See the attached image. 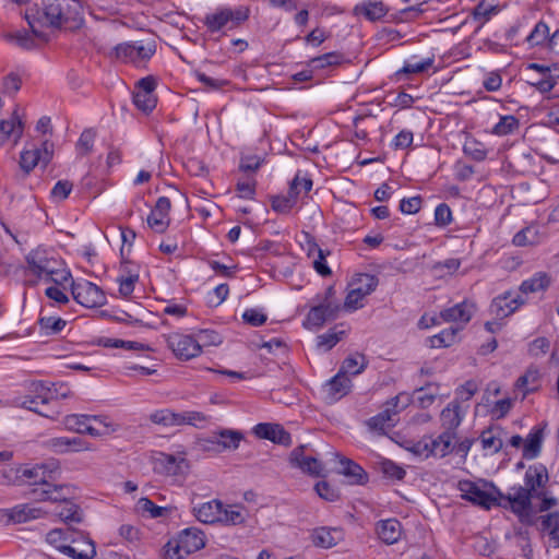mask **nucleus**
Returning a JSON list of instances; mask_svg holds the SVG:
<instances>
[{
	"label": "nucleus",
	"mask_w": 559,
	"mask_h": 559,
	"mask_svg": "<svg viewBox=\"0 0 559 559\" xmlns=\"http://www.w3.org/2000/svg\"><path fill=\"white\" fill-rule=\"evenodd\" d=\"M58 472L59 464L56 461L19 469L20 477L28 479L29 485L34 486L32 495L38 501H59L62 499L61 491L64 490V487L50 484Z\"/></svg>",
	"instance_id": "1"
},
{
	"label": "nucleus",
	"mask_w": 559,
	"mask_h": 559,
	"mask_svg": "<svg viewBox=\"0 0 559 559\" xmlns=\"http://www.w3.org/2000/svg\"><path fill=\"white\" fill-rule=\"evenodd\" d=\"M26 270L36 277L57 285H64L72 278L63 263L43 248H36L26 255Z\"/></svg>",
	"instance_id": "2"
},
{
	"label": "nucleus",
	"mask_w": 559,
	"mask_h": 559,
	"mask_svg": "<svg viewBox=\"0 0 559 559\" xmlns=\"http://www.w3.org/2000/svg\"><path fill=\"white\" fill-rule=\"evenodd\" d=\"M206 538L198 527H187L178 532L162 548L163 559H186L188 556L203 549Z\"/></svg>",
	"instance_id": "3"
},
{
	"label": "nucleus",
	"mask_w": 559,
	"mask_h": 559,
	"mask_svg": "<svg viewBox=\"0 0 559 559\" xmlns=\"http://www.w3.org/2000/svg\"><path fill=\"white\" fill-rule=\"evenodd\" d=\"M340 310L341 304L335 295L334 288L330 286L311 299V306L302 321V325L308 330H318L326 321L334 320Z\"/></svg>",
	"instance_id": "4"
},
{
	"label": "nucleus",
	"mask_w": 559,
	"mask_h": 559,
	"mask_svg": "<svg viewBox=\"0 0 559 559\" xmlns=\"http://www.w3.org/2000/svg\"><path fill=\"white\" fill-rule=\"evenodd\" d=\"M81 12L82 7L78 0H41L39 21L59 27L69 22L76 23Z\"/></svg>",
	"instance_id": "5"
},
{
	"label": "nucleus",
	"mask_w": 559,
	"mask_h": 559,
	"mask_svg": "<svg viewBox=\"0 0 559 559\" xmlns=\"http://www.w3.org/2000/svg\"><path fill=\"white\" fill-rule=\"evenodd\" d=\"M248 19V10L241 7H221L205 14L203 24L211 34H226Z\"/></svg>",
	"instance_id": "6"
},
{
	"label": "nucleus",
	"mask_w": 559,
	"mask_h": 559,
	"mask_svg": "<svg viewBox=\"0 0 559 559\" xmlns=\"http://www.w3.org/2000/svg\"><path fill=\"white\" fill-rule=\"evenodd\" d=\"M457 488L461 492V497L474 504H477L486 510L497 506L501 491L492 484L483 479L473 480H460Z\"/></svg>",
	"instance_id": "7"
},
{
	"label": "nucleus",
	"mask_w": 559,
	"mask_h": 559,
	"mask_svg": "<svg viewBox=\"0 0 559 559\" xmlns=\"http://www.w3.org/2000/svg\"><path fill=\"white\" fill-rule=\"evenodd\" d=\"M152 464L155 473L175 478H183L190 468L187 451L181 445H178L173 453L154 452Z\"/></svg>",
	"instance_id": "8"
},
{
	"label": "nucleus",
	"mask_w": 559,
	"mask_h": 559,
	"mask_svg": "<svg viewBox=\"0 0 559 559\" xmlns=\"http://www.w3.org/2000/svg\"><path fill=\"white\" fill-rule=\"evenodd\" d=\"M378 284V277L372 274L359 273L354 275L347 286L344 308L347 311H356L362 308L365 298L376 290Z\"/></svg>",
	"instance_id": "9"
},
{
	"label": "nucleus",
	"mask_w": 559,
	"mask_h": 559,
	"mask_svg": "<svg viewBox=\"0 0 559 559\" xmlns=\"http://www.w3.org/2000/svg\"><path fill=\"white\" fill-rule=\"evenodd\" d=\"M456 432L443 431L438 436H425L416 444L413 451L423 457H444L454 449Z\"/></svg>",
	"instance_id": "10"
},
{
	"label": "nucleus",
	"mask_w": 559,
	"mask_h": 559,
	"mask_svg": "<svg viewBox=\"0 0 559 559\" xmlns=\"http://www.w3.org/2000/svg\"><path fill=\"white\" fill-rule=\"evenodd\" d=\"M534 495L523 486H514L508 495L499 496L497 506L510 509L521 522L526 521L532 514V499Z\"/></svg>",
	"instance_id": "11"
},
{
	"label": "nucleus",
	"mask_w": 559,
	"mask_h": 559,
	"mask_svg": "<svg viewBox=\"0 0 559 559\" xmlns=\"http://www.w3.org/2000/svg\"><path fill=\"white\" fill-rule=\"evenodd\" d=\"M156 51L153 40H136L122 43L115 47L117 59L124 63L141 66L150 60Z\"/></svg>",
	"instance_id": "12"
},
{
	"label": "nucleus",
	"mask_w": 559,
	"mask_h": 559,
	"mask_svg": "<svg viewBox=\"0 0 559 559\" xmlns=\"http://www.w3.org/2000/svg\"><path fill=\"white\" fill-rule=\"evenodd\" d=\"M53 396L55 394L48 383L35 381L29 384L28 393L25 396L16 397L14 404L38 415L48 417V414L43 412L41 406L48 404Z\"/></svg>",
	"instance_id": "13"
},
{
	"label": "nucleus",
	"mask_w": 559,
	"mask_h": 559,
	"mask_svg": "<svg viewBox=\"0 0 559 559\" xmlns=\"http://www.w3.org/2000/svg\"><path fill=\"white\" fill-rule=\"evenodd\" d=\"M71 281V293L74 300L83 307L96 308L106 304L107 298L105 293L96 284L81 278Z\"/></svg>",
	"instance_id": "14"
},
{
	"label": "nucleus",
	"mask_w": 559,
	"mask_h": 559,
	"mask_svg": "<svg viewBox=\"0 0 559 559\" xmlns=\"http://www.w3.org/2000/svg\"><path fill=\"white\" fill-rule=\"evenodd\" d=\"M52 157V144L47 140L25 145L20 155V167L25 174H29L37 165L46 166Z\"/></svg>",
	"instance_id": "15"
},
{
	"label": "nucleus",
	"mask_w": 559,
	"mask_h": 559,
	"mask_svg": "<svg viewBox=\"0 0 559 559\" xmlns=\"http://www.w3.org/2000/svg\"><path fill=\"white\" fill-rule=\"evenodd\" d=\"M407 402L408 397L402 394L388 401L384 409L368 420L370 429L380 432L391 429L395 425L399 411L404 408Z\"/></svg>",
	"instance_id": "16"
},
{
	"label": "nucleus",
	"mask_w": 559,
	"mask_h": 559,
	"mask_svg": "<svg viewBox=\"0 0 559 559\" xmlns=\"http://www.w3.org/2000/svg\"><path fill=\"white\" fill-rule=\"evenodd\" d=\"M168 348L180 360H189L200 355V346L194 335L182 332H171L166 336Z\"/></svg>",
	"instance_id": "17"
},
{
	"label": "nucleus",
	"mask_w": 559,
	"mask_h": 559,
	"mask_svg": "<svg viewBox=\"0 0 559 559\" xmlns=\"http://www.w3.org/2000/svg\"><path fill=\"white\" fill-rule=\"evenodd\" d=\"M155 88L156 80L153 76L143 78L136 83L133 92V103L139 110L147 114L156 107Z\"/></svg>",
	"instance_id": "18"
},
{
	"label": "nucleus",
	"mask_w": 559,
	"mask_h": 559,
	"mask_svg": "<svg viewBox=\"0 0 559 559\" xmlns=\"http://www.w3.org/2000/svg\"><path fill=\"white\" fill-rule=\"evenodd\" d=\"M48 511L32 503H22L10 509L0 510V520L5 519L7 523H25L33 520L46 518Z\"/></svg>",
	"instance_id": "19"
},
{
	"label": "nucleus",
	"mask_w": 559,
	"mask_h": 559,
	"mask_svg": "<svg viewBox=\"0 0 559 559\" xmlns=\"http://www.w3.org/2000/svg\"><path fill=\"white\" fill-rule=\"evenodd\" d=\"M352 386L350 378L338 371L322 385L321 394L326 403L333 404L346 396L350 392Z\"/></svg>",
	"instance_id": "20"
},
{
	"label": "nucleus",
	"mask_w": 559,
	"mask_h": 559,
	"mask_svg": "<svg viewBox=\"0 0 559 559\" xmlns=\"http://www.w3.org/2000/svg\"><path fill=\"white\" fill-rule=\"evenodd\" d=\"M524 302L525 300L520 294L506 292L492 300L490 312L497 319H504L515 312Z\"/></svg>",
	"instance_id": "21"
},
{
	"label": "nucleus",
	"mask_w": 559,
	"mask_h": 559,
	"mask_svg": "<svg viewBox=\"0 0 559 559\" xmlns=\"http://www.w3.org/2000/svg\"><path fill=\"white\" fill-rule=\"evenodd\" d=\"M476 310V304L472 300L466 299L452 307L441 310L440 318L444 322H453L460 324V329H462L471 321Z\"/></svg>",
	"instance_id": "22"
},
{
	"label": "nucleus",
	"mask_w": 559,
	"mask_h": 559,
	"mask_svg": "<svg viewBox=\"0 0 559 559\" xmlns=\"http://www.w3.org/2000/svg\"><path fill=\"white\" fill-rule=\"evenodd\" d=\"M45 445L56 454L78 453L92 450L91 444L80 437H55L48 439Z\"/></svg>",
	"instance_id": "23"
},
{
	"label": "nucleus",
	"mask_w": 559,
	"mask_h": 559,
	"mask_svg": "<svg viewBox=\"0 0 559 559\" xmlns=\"http://www.w3.org/2000/svg\"><path fill=\"white\" fill-rule=\"evenodd\" d=\"M252 433L259 439L270 440L282 445H290L292 437L283 426L273 423H260L252 428Z\"/></svg>",
	"instance_id": "24"
},
{
	"label": "nucleus",
	"mask_w": 559,
	"mask_h": 559,
	"mask_svg": "<svg viewBox=\"0 0 559 559\" xmlns=\"http://www.w3.org/2000/svg\"><path fill=\"white\" fill-rule=\"evenodd\" d=\"M290 464L298 467L304 473L312 476H321L323 472L322 463L314 456L305 454V447L294 449L289 455Z\"/></svg>",
	"instance_id": "25"
},
{
	"label": "nucleus",
	"mask_w": 559,
	"mask_h": 559,
	"mask_svg": "<svg viewBox=\"0 0 559 559\" xmlns=\"http://www.w3.org/2000/svg\"><path fill=\"white\" fill-rule=\"evenodd\" d=\"M25 19L27 20L32 32L26 29H14L8 32L5 34V38L9 43L15 45L16 47L28 50L35 47L36 44L34 36H38L39 32L36 27V21L33 20L28 13L25 14Z\"/></svg>",
	"instance_id": "26"
},
{
	"label": "nucleus",
	"mask_w": 559,
	"mask_h": 559,
	"mask_svg": "<svg viewBox=\"0 0 559 559\" xmlns=\"http://www.w3.org/2000/svg\"><path fill=\"white\" fill-rule=\"evenodd\" d=\"M374 530L378 538L386 545L396 544L403 535V526L394 518L378 521Z\"/></svg>",
	"instance_id": "27"
},
{
	"label": "nucleus",
	"mask_w": 559,
	"mask_h": 559,
	"mask_svg": "<svg viewBox=\"0 0 559 559\" xmlns=\"http://www.w3.org/2000/svg\"><path fill=\"white\" fill-rule=\"evenodd\" d=\"M549 475L545 465L536 463L530 465L524 474V489H530L532 495L539 492L548 483Z\"/></svg>",
	"instance_id": "28"
},
{
	"label": "nucleus",
	"mask_w": 559,
	"mask_h": 559,
	"mask_svg": "<svg viewBox=\"0 0 559 559\" xmlns=\"http://www.w3.org/2000/svg\"><path fill=\"white\" fill-rule=\"evenodd\" d=\"M71 559H94L96 556V547L94 543L86 536L80 535L75 543H69L63 547L61 552Z\"/></svg>",
	"instance_id": "29"
},
{
	"label": "nucleus",
	"mask_w": 559,
	"mask_h": 559,
	"mask_svg": "<svg viewBox=\"0 0 559 559\" xmlns=\"http://www.w3.org/2000/svg\"><path fill=\"white\" fill-rule=\"evenodd\" d=\"M506 431L499 426H491L484 430L479 437L481 449L489 454L498 453L503 447Z\"/></svg>",
	"instance_id": "30"
},
{
	"label": "nucleus",
	"mask_w": 559,
	"mask_h": 559,
	"mask_svg": "<svg viewBox=\"0 0 559 559\" xmlns=\"http://www.w3.org/2000/svg\"><path fill=\"white\" fill-rule=\"evenodd\" d=\"M23 134V122L16 111L9 119L0 120V146L12 139L14 143Z\"/></svg>",
	"instance_id": "31"
},
{
	"label": "nucleus",
	"mask_w": 559,
	"mask_h": 559,
	"mask_svg": "<svg viewBox=\"0 0 559 559\" xmlns=\"http://www.w3.org/2000/svg\"><path fill=\"white\" fill-rule=\"evenodd\" d=\"M464 417V412L457 401H453L444 407L440 414L441 426L444 431L455 432Z\"/></svg>",
	"instance_id": "32"
},
{
	"label": "nucleus",
	"mask_w": 559,
	"mask_h": 559,
	"mask_svg": "<svg viewBox=\"0 0 559 559\" xmlns=\"http://www.w3.org/2000/svg\"><path fill=\"white\" fill-rule=\"evenodd\" d=\"M357 16H364L368 21H378L386 15L388 8L382 1L366 0L354 7Z\"/></svg>",
	"instance_id": "33"
},
{
	"label": "nucleus",
	"mask_w": 559,
	"mask_h": 559,
	"mask_svg": "<svg viewBox=\"0 0 559 559\" xmlns=\"http://www.w3.org/2000/svg\"><path fill=\"white\" fill-rule=\"evenodd\" d=\"M543 441L544 427L540 425L534 426L524 439L523 457L526 460L537 457L540 453Z\"/></svg>",
	"instance_id": "34"
},
{
	"label": "nucleus",
	"mask_w": 559,
	"mask_h": 559,
	"mask_svg": "<svg viewBox=\"0 0 559 559\" xmlns=\"http://www.w3.org/2000/svg\"><path fill=\"white\" fill-rule=\"evenodd\" d=\"M222 509V501L211 500L203 502L193 508L195 518L205 524L219 523V514Z\"/></svg>",
	"instance_id": "35"
},
{
	"label": "nucleus",
	"mask_w": 559,
	"mask_h": 559,
	"mask_svg": "<svg viewBox=\"0 0 559 559\" xmlns=\"http://www.w3.org/2000/svg\"><path fill=\"white\" fill-rule=\"evenodd\" d=\"M64 429L76 433L99 435V431L92 428L90 415L70 414L63 417Z\"/></svg>",
	"instance_id": "36"
},
{
	"label": "nucleus",
	"mask_w": 559,
	"mask_h": 559,
	"mask_svg": "<svg viewBox=\"0 0 559 559\" xmlns=\"http://www.w3.org/2000/svg\"><path fill=\"white\" fill-rule=\"evenodd\" d=\"M550 35V28L544 21L537 22L524 38L528 49H546Z\"/></svg>",
	"instance_id": "37"
},
{
	"label": "nucleus",
	"mask_w": 559,
	"mask_h": 559,
	"mask_svg": "<svg viewBox=\"0 0 559 559\" xmlns=\"http://www.w3.org/2000/svg\"><path fill=\"white\" fill-rule=\"evenodd\" d=\"M344 538V533L341 528L320 527L312 534V540L316 546L323 548H331L336 546Z\"/></svg>",
	"instance_id": "38"
},
{
	"label": "nucleus",
	"mask_w": 559,
	"mask_h": 559,
	"mask_svg": "<svg viewBox=\"0 0 559 559\" xmlns=\"http://www.w3.org/2000/svg\"><path fill=\"white\" fill-rule=\"evenodd\" d=\"M432 64V58H425L419 60L417 57L413 56L407 59L403 67L394 73V76L396 80H402L403 78L412 74L423 73L430 69Z\"/></svg>",
	"instance_id": "39"
},
{
	"label": "nucleus",
	"mask_w": 559,
	"mask_h": 559,
	"mask_svg": "<svg viewBox=\"0 0 559 559\" xmlns=\"http://www.w3.org/2000/svg\"><path fill=\"white\" fill-rule=\"evenodd\" d=\"M539 386L540 373L536 368H528L515 383V390L521 393L522 399H525L527 394L537 391Z\"/></svg>",
	"instance_id": "40"
},
{
	"label": "nucleus",
	"mask_w": 559,
	"mask_h": 559,
	"mask_svg": "<svg viewBox=\"0 0 559 559\" xmlns=\"http://www.w3.org/2000/svg\"><path fill=\"white\" fill-rule=\"evenodd\" d=\"M242 439L243 435L238 430L221 429L214 433L213 440H210V442L218 445L222 450H236Z\"/></svg>",
	"instance_id": "41"
},
{
	"label": "nucleus",
	"mask_w": 559,
	"mask_h": 559,
	"mask_svg": "<svg viewBox=\"0 0 559 559\" xmlns=\"http://www.w3.org/2000/svg\"><path fill=\"white\" fill-rule=\"evenodd\" d=\"M550 283L551 278L546 272H537L521 283L520 293L527 295L545 292Z\"/></svg>",
	"instance_id": "42"
},
{
	"label": "nucleus",
	"mask_w": 559,
	"mask_h": 559,
	"mask_svg": "<svg viewBox=\"0 0 559 559\" xmlns=\"http://www.w3.org/2000/svg\"><path fill=\"white\" fill-rule=\"evenodd\" d=\"M45 540L56 550L62 552L63 547L69 545V543L76 542V537L74 536V532L70 528H53L46 534Z\"/></svg>",
	"instance_id": "43"
},
{
	"label": "nucleus",
	"mask_w": 559,
	"mask_h": 559,
	"mask_svg": "<svg viewBox=\"0 0 559 559\" xmlns=\"http://www.w3.org/2000/svg\"><path fill=\"white\" fill-rule=\"evenodd\" d=\"M335 456L340 460V474L348 477L355 484H362L367 480V474L361 466L349 459L342 457L340 454H335Z\"/></svg>",
	"instance_id": "44"
},
{
	"label": "nucleus",
	"mask_w": 559,
	"mask_h": 559,
	"mask_svg": "<svg viewBox=\"0 0 559 559\" xmlns=\"http://www.w3.org/2000/svg\"><path fill=\"white\" fill-rule=\"evenodd\" d=\"M245 508L239 504H224L222 502V509L219 514V523L224 525H239L246 521Z\"/></svg>",
	"instance_id": "45"
},
{
	"label": "nucleus",
	"mask_w": 559,
	"mask_h": 559,
	"mask_svg": "<svg viewBox=\"0 0 559 559\" xmlns=\"http://www.w3.org/2000/svg\"><path fill=\"white\" fill-rule=\"evenodd\" d=\"M62 499L58 502L61 503V509L56 514L66 523H79L82 520L80 508L72 501L68 500L61 491Z\"/></svg>",
	"instance_id": "46"
},
{
	"label": "nucleus",
	"mask_w": 559,
	"mask_h": 559,
	"mask_svg": "<svg viewBox=\"0 0 559 559\" xmlns=\"http://www.w3.org/2000/svg\"><path fill=\"white\" fill-rule=\"evenodd\" d=\"M367 367V360L361 354H353L348 356L342 364L338 371L343 372L347 377L357 376L365 370Z\"/></svg>",
	"instance_id": "47"
},
{
	"label": "nucleus",
	"mask_w": 559,
	"mask_h": 559,
	"mask_svg": "<svg viewBox=\"0 0 559 559\" xmlns=\"http://www.w3.org/2000/svg\"><path fill=\"white\" fill-rule=\"evenodd\" d=\"M90 420L92 423V428L99 431V435H91L92 437H105L118 431L119 429V425L107 416L90 415Z\"/></svg>",
	"instance_id": "48"
},
{
	"label": "nucleus",
	"mask_w": 559,
	"mask_h": 559,
	"mask_svg": "<svg viewBox=\"0 0 559 559\" xmlns=\"http://www.w3.org/2000/svg\"><path fill=\"white\" fill-rule=\"evenodd\" d=\"M520 128V121L513 115L501 116L493 126L491 133L498 136H506L514 133Z\"/></svg>",
	"instance_id": "49"
},
{
	"label": "nucleus",
	"mask_w": 559,
	"mask_h": 559,
	"mask_svg": "<svg viewBox=\"0 0 559 559\" xmlns=\"http://www.w3.org/2000/svg\"><path fill=\"white\" fill-rule=\"evenodd\" d=\"M463 152L474 160L481 162L488 155L486 145L475 138H467L463 144Z\"/></svg>",
	"instance_id": "50"
},
{
	"label": "nucleus",
	"mask_w": 559,
	"mask_h": 559,
	"mask_svg": "<svg viewBox=\"0 0 559 559\" xmlns=\"http://www.w3.org/2000/svg\"><path fill=\"white\" fill-rule=\"evenodd\" d=\"M345 336L344 330L336 328L330 329L328 332L317 337V347L322 352H329Z\"/></svg>",
	"instance_id": "51"
},
{
	"label": "nucleus",
	"mask_w": 559,
	"mask_h": 559,
	"mask_svg": "<svg viewBox=\"0 0 559 559\" xmlns=\"http://www.w3.org/2000/svg\"><path fill=\"white\" fill-rule=\"evenodd\" d=\"M148 419L158 426L162 427H176L178 426V413L169 409L163 408L154 411L150 414Z\"/></svg>",
	"instance_id": "52"
},
{
	"label": "nucleus",
	"mask_w": 559,
	"mask_h": 559,
	"mask_svg": "<svg viewBox=\"0 0 559 559\" xmlns=\"http://www.w3.org/2000/svg\"><path fill=\"white\" fill-rule=\"evenodd\" d=\"M540 240L539 231L536 226H527L518 231L513 237V243L515 246H534Z\"/></svg>",
	"instance_id": "53"
},
{
	"label": "nucleus",
	"mask_w": 559,
	"mask_h": 559,
	"mask_svg": "<svg viewBox=\"0 0 559 559\" xmlns=\"http://www.w3.org/2000/svg\"><path fill=\"white\" fill-rule=\"evenodd\" d=\"M459 328H449L430 337L431 347H447L456 341Z\"/></svg>",
	"instance_id": "54"
},
{
	"label": "nucleus",
	"mask_w": 559,
	"mask_h": 559,
	"mask_svg": "<svg viewBox=\"0 0 559 559\" xmlns=\"http://www.w3.org/2000/svg\"><path fill=\"white\" fill-rule=\"evenodd\" d=\"M38 324L45 335H53L61 332L67 322L61 318L43 317L39 319Z\"/></svg>",
	"instance_id": "55"
},
{
	"label": "nucleus",
	"mask_w": 559,
	"mask_h": 559,
	"mask_svg": "<svg viewBox=\"0 0 559 559\" xmlns=\"http://www.w3.org/2000/svg\"><path fill=\"white\" fill-rule=\"evenodd\" d=\"M297 200L295 194L289 190L287 195H276L272 199V209L277 213L286 214L295 206Z\"/></svg>",
	"instance_id": "56"
},
{
	"label": "nucleus",
	"mask_w": 559,
	"mask_h": 559,
	"mask_svg": "<svg viewBox=\"0 0 559 559\" xmlns=\"http://www.w3.org/2000/svg\"><path fill=\"white\" fill-rule=\"evenodd\" d=\"M257 181L253 177L239 179L236 183L237 197L245 200H254Z\"/></svg>",
	"instance_id": "57"
},
{
	"label": "nucleus",
	"mask_w": 559,
	"mask_h": 559,
	"mask_svg": "<svg viewBox=\"0 0 559 559\" xmlns=\"http://www.w3.org/2000/svg\"><path fill=\"white\" fill-rule=\"evenodd\" d=\"M207 420V416L201 412L187 411L178 413V426L190 425L202 427Z\"/></svg>",
	"instance_id": "58"
},
{
	"label": "nucleus",
	"mask_w": 559,
	"mask_h": 559,
	"mask_svg": "<svg viewBox=\"0 0 559 559\" xmlns=\"http://www.w3.org/2000/svg\"><path fill=\"white\" fill-rule=\"evenodd\" d=\"M312 189V180L306 175L298 171L294 177L289 190L298 199L301 193L307 194Z\"/></svg>",
	"instance_id": "59"
},
{
	"label": "nucleus",
	"mask_w": 559,
	"mask_h": 559,
	"mask_svg": "<svg viewBox=\"0 0 559 559\" xmlns=\"http://www.w3.org/2000/svg\"><path fill=\"white\" fill-rule=\"evenodd\" d=\"M194 336L199 341L200 353L203 346H217L222 343L221 335L212 330H201Z\"/></svg>",
	"instance_id": "60"
},
{
	"label": "nucleus",
	"mask_w": 559,
	"mask_h": 559,
	"mask_svg": "<svg viewBox=\"0 0 559 559\" xmlns=\"http://www.w3.org/2000/svg\"><path fill=\"white\" fill-rule=\"evenodd\" d=\"M169 222V216L158 213L155 210H152L147 216L148 226L156 233H164L167 229Z\"/></svg>",
	"instance_id": "61"
},
{
	"label": "nucleus",
	"mask_w": 559,
	"mask_h": 559,
	"mask_svg": "<svg viewBox=\"0 0 559 559\" xmlns=\"http://www.w3.org/2000/svg\"><path fill=\"white\" fill-rule=\"evenodd\" d=\"M343 57L338 52H328L320 57L311 59L310 63L314 69H323L329 66L341 63Z\"/></svg>",
	"instance_id": "62"
},
{
	"label": "nucleus",
	"mask_w": 559,
	"mask_h": 559,
	"mask_svg": "<svg viewBox=\"0 0 559 559\" xmlns=\"http://www.w3.org/2000/svg\"><path fill=\"white\" fill-rule=\"evenodd\" d=\"M138 508L142 512L148 513L151 518L156 519L160 518L164 514H166L167 509L163 507L156 506L152 500L148 498H141L138 501Z\"/></svg>",
	"instance_id": "63"
},
{
	"label": "nucleus",
	"mask_w": 559,
	"mask_h": 559,
	"mask_svg": "<svg viewBox=\"0 0 559 559\" xmlns=\"http://www.w3.org/2000/svg\"><path fill=\"white\" fill-rule=\"evenodd\" d=\"M73 185L68 180H59L52 187L50 195L55 201H63L71 193Z\"/></svg>",
	"instance_id": "64"
}]
</instances>
